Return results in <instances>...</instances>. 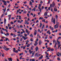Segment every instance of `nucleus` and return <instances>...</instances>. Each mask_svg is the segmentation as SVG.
Here are the masks:
<instances>
[{"label":"nucleus","instance_id":"1","mask_svg":"<svg viewBox=\"0 0 61 61\" xmlns=\"http://www.w3.org/2000/svg\"><path fill=\"white\" fill-rule=\"evenodd\" d=\"M53 17H52L51 19V22H53L54 24H55V21H56V20H55V18H54V19H53Z\"/></svg>","mask_w":61,"mask_h":61},{"label":"nucleus","instance_id":"2","mask_svg":"<svg viewBox=\"0 0 61 61\" xmlns=\"http://www.w3.org/2000/svg\"><path fill=\"white\" fill-rule=\"evenodd\" d=\"M3 2H4V5H7V2L5 1H3Z\"/></svg>","mask_w":61,"mask_h":61},{"label":"nucleus","instance_id":"3","mask_svg":"<svg viewBox=\"0 0 61 61\" xmlns=\"http://www.w3.org/2000/svg\"><path fill=\"white\" fill-rule=\"evenodd\" d=\"M47 14V12L46 11L44 13L45 16H46Z\"/></svg>","mask_w":61,"mask_h":61},{"label":"nucleus","instance_id":"4","mask_svg":"<svg viewBox=\"0 0 61 61\" xmlns=\"http://www.w3.org/2000/svg\"><path fill=\"white\" fill-rule=\"evenodd\" d=\"M57 44V42H56V41L55 42V45L54 46V47H56V45Z\"/></svg>","mask_w":61,"mask_h":61},{"label":"nucleus","instance_id":"5","mask_svg":"<svg viewBox=\"0 0 61 61\" xmlns=\"http://www.w3.org/2000/svg\"><path fill=\"white\" fill-rule=\"evenodd\" d=\"M8 59L9 60V61H12V60L13 59H12L11 58H8Z\"/></svg>","mask_w":61,"mask_h":61},{"label":"nucleus","instance_id":"6","mask_svg":"<svg viewBox=\"0 0 61 61\" xmlns=\"http://www.w3.org/2000/svg\"><path fill=\"white\" fill-rule=\"evenodd\" d=\"M35 49H36V52H37V51L38 50V47L36 46Z\"/></svg>","mask_w":61,"mask_h":61},{"label":"nucleus","instance_id":"7","mask_svg":"<svg viewBox=\"0 0 61 61\" xmlns=\"http://www.w3.org/2000/svg\"><path fill=\"white\" fill-rule=\"evenodd\" d=\"M55 3H54V2H53L52 5V7H54L55 6Z\"/></svg>","mask_w":61,"mask_h":61},{"label":"nucleus","instance_id":"8","mask_svg":"<svg viewBox=\"0 0 61 61\" xmlns=\"http://www.w3.org/2000/svg\"><path fill=\"white\" fill-rule=\"evenodd\" d=\"M6 20L5 19H4V24H6Z\"/></svg>","mask_w":61,"mask_h":61},{"label":"nucleus","instance_id":"9","mask_svg":"<svg viewBox=\"0 0 61 61\" xmlns=\"http://www.w3.org/2000/svg\"><path fill=\"white\" fill-rule=\"evenodd\" d=\"M56 8H54V11H53V12H54L53 13H54H54H55V12H55V11L56 12V11H57V9H56Z\"/></svg>","mask_w":61,"mask_h":61},{"label":"nucleus","instance_id":"10","mask_svg":"<svg viewBox=\"0 0 61 61\" xmlns=\"http://www.w3.org/2000/svg\"><path fill=\"white\" fill-rule=\"evenodd\" d=\"M10 49V48H6V49H4V50H5L6 51H8V50H9Z\"/></svg>","mask_w":61,"mask_h":61},{"label":"nucleus","instance_id":"11","mask_svg":"<svg viewBox=\"0 0 61 61\" xmlns=\"http://www.w3.org/2000/svg\"><path fill=\"white\" fill-rule=\"evenodd\" d=\"M36 32H37V31L35 30V32L34 34L35 36H36Z\"/></svg>","mask_w":61,"mask_h":61},{"label":"nucleus","instance_id":"12","mask_svg":"<svg viewBox=\"0 0 61 61\" xmlns=\"http://www.w3.org/2000/svg\"><path fill=\"white\" fill-rule=\"evenodd\" d=\"M27 10H25V11H24V13H25V14L26 13V12H27Z\"/></svg>","mask_w":61,"mask_h":61},{"label":"nucleus","instance_id":"13","mask_svg":"<svg viewBox=\"0 0 61 61\" xmlns=\"http://www.w3.org/2000/svg\"><path fill=\"white\" fill-rule=\"evenodd\" d=\"M42 42L41 41V40H40L39 41V45H40L41 44H42Z\"/></svg>","mask_w":61,"mask_h":61},{"label":"nucleus","instance_id":"14","mask_svg":"<svg viewBox=\"0 0 61 61\" xmlns=\"http://www.w3.org/2000/svg\"><path fill=\"white\" fill-rule=\"evenodd\" d=\"M33 10L34 11V12L36 10V8L34 7V9H32V11H33Z\"/></svg>","mask_w":61,"mask_h":61},{"label":"nucleus","instance_id":"15","mask_svg":"<svg viewBox=\"0 0 61 61\" xmlns=\"http://www.w3.org/2000/svg\"><path fill=\"white\" fill-rule=\"evenodd\" d=\"M30 5H33V4L32 3V2L31 1H30Z\"/></svg>","mask_w":61,"mask_h":61},{"label":"nucleus","instance_id":"16","mask_svg":"<svg viewBox=\"0 0 61 61\" xmlns=\"http://www.w3.org/2000/svg\"><path fill=\"white\" fill-rule=\"evenodd\" d=\"M58 25V24H56V25H55L54 26V27H55L54 28L55 29H56V26H57Z\"/></svg>","mask_w":61,"mask_h":61},{"label":"nucleus","instance_id":"17","mask_svg":"<svg viewBox=\"0 0 61 61\" xmlns=\"http://www.w3.org/2000/svg\"><path fill=\"white\" fill-rule=\"evenodd\" d=\"M0 32L2 34H4L3 31H2V30H0Z\"/></svg>","mask_w":61,"mask_h":61},{"label":"nucleus","instance_id":"18","mask_svg":"<svg viewBox=\"0 0 61 61\" xmlns=\"http://www.w3.org/2000/svg\"><path fill=\"white\" fill-rule=\"evenodd\" d=\"M16 49L15 48H13V51L14 52H15V53H16V52H15V50Z\"/></svg>","mask_w":61,"mask_h":61},{"label":"nucleus","instance_id":"19","mask_svg":"<svg viewBox=\"0 0 61 61\" xmlns=\"http://www.w3.org/2000/svg\"><path fill=\"white\" fill-rule=\"evenodd\" d=\"M36 61V59H30V61Z\"/></svg>","mask_w":61,"mask_h":61},{"label":"nucleus","instance_id":"20","mask_svg":"<svg viewBox=\"0 0 61 61\" xmlns=\"http://www.w3.org/2000/svg\"><path fill=\"white\" fill-rule=\"evenodd\" d=\"M39 54V53H36L35 54V56H37V54Z\"/></svg>","mask_w":61,"mask_h":61},{"label":"nucleus","instance_id":"21","mask_svg":"<svg viewBox=\"0 0 61 61\" xmlns=\"http://www.w3.org/2000/svg\"><path fill=\"white\" fill-rule=\"evenodd\" d=\"M47 49L48 50H49V51H50V50L51 49V48L50 47H48L47 48Z\"/></svg>","mask_w":61,"mask_h":61},{"label":"nucleus","instance_id":"22","mask_svg":"<svg viewBox=\"0 0 61 61\" xmlns=\"http://www.w3.org/2000/svg\"><path fill=\"white\" fill-rule=\"evenodd\" d=\"M56 19H57V18H58V16L57 15H56Z\"/></svg>","mask_w":61,"mask_h":61},{"label":"nucleus","instance_id":"23","mask_svg":"<svg viewBox=\"0 0 61 61\" xmlns=\"http://www.w3.org/2000/svg\"><path fill=\"white\" fill-rule=\"evenodd\" d=\"M42 26V23H41L40 24V27H41Z\"/></svg>","mask_w":61,"mask_h":61},{"label":"nucleus","instance_id":"24","mask_svg":"<svg viewBox=\"0 0 61 61\" xmlns=\"http://www.w3.org/2000/svg\"><path fill=\"white\" fill-rule=\"evenodd\" d=\"M45 54H46L48 56V55H49V54H48V53H47V52H45Z\"/></svg>","mask_w":61,"mask_h":61},{"label":"nucleus","instance_id":"25","mask_svg":"<svg viewBox=\"0 0 61 61\" xmlns=\"http://www.w3.org/2000/svg\"><path fill=\"white\" fill-rule=\"evenodd\" d=\"M42 59V58H41V57H40L38 59V60H40L41 59Z\"/></svg>","mask_w":61,"mask_h":61},{"label":"nucleus","instance_id":"26","mask_svg":"<svg viewBox=\"0 0 61 61\" xmlns=\"http://www.w3.org/2000/svg\"><path fill=\"white\" fill-rule=\"evenodd\" d=\"M51 51H54V49L52 48V49H51Z\"/></svg>","mask_w":61,"mask_h":61},{"label":"nucleus","instance_id":"27","mask_svg":"<svg viewBox=\"0 0 61 61\" xmlns=\"http://www.w3.org/2000/svg\"><path fill=\"white\" fill-rule=\"evenodd\" d=\"M18 22L19 23V22H20V24L21 23H22V22L21 21H20L19 20H18Z\"/></svg>","mask_w":61,"mask_h":61},{"label":"nucleus","instance_id":"28","mask_svg":"<svg viewBox=\"0 0 61 61\" xmlns=\"http://www.w3.org/2000/svg\"><path fill=\"white\" fill-rule=\"evenodd\" d=\"M57 60H60V58H59V57H58L57 58Z\"/></svg>","mask_w":61,"mask_h":61},{"label":"nucleus","instance_id":"29","mask_svg":"<svg viewBox=\"0 0 61 61\" xmlns=\"http://www.w3.org/2000/svg\"><path fill=\"white\" fill-rule=\"evenodd\" d=\"M30 46V44H28L27 45V47H29Z\"/></svg>","mask_w":61,"mask_h":61},{"label":"nucleus","instance_id":"30","mask_svg":"<svg viewBox=\"0 0 61 61\" xmlns=\"http://www.w3.org/2000/svg\"><path fill=\"white\" fill-rule=\"evenodd\" d=\"M24 35H25V36H25V37L27 36V35H26V34L25 33L24 34Z\"/></svg>","mask_w":61,"mask_h":61},{"label":"nucleus","instance_id":"31","mask_svg":"<svg viewBox=\"0 0 61 61\" xmlns=\"http://www.w3.org/2000/svg\"><path fill=\"white\" fill-rule=\"evenodd\" d=\"M8 26L9 27H10V25L9 24H8Z\"/></svg>","mask_w":61,"mask_h":61},{"label":"nucleus","instance_id":"32","mask_svg":"<svg viewBox=\"0 0 61 61\" xmlns=\"http://www.w3.org/2000/svg\"><path fill=\"white\" fill-rule=\"evenodd\" d=\"M40 55H41V54H38L37 55V57H39V56Z\"/></svg>","mask_w":61,"mask_h":61},{"label":"nucleus","instance_id":"33","mask_svg":"<svg viewBox=\"0 0 61 61\" xmlns=\"http://www.w3.org/2000/svg\"><path fill=\"white\" fill-rule=\"evenodd\" d=\"M51 30L52 31H53V30H54V28L53 27H52L51 28Z\"/></svg>","mask_w":61,"mask_h":61},{"label":"nucleus","instance_id":"34","mask_svg":"<svg viewBox=\"0 0 61 61\" xmlns=\"http://www.w3.org/2000/svg\"><path fill=\"white\" fill-rule=\"evenodd\" d=\"M60 46H61V44L58 45V48H59V47H60Z\"/></svg>","mask_w":61,"mask_h":61},{"label":"nucleus","instance_id":"35","mask_svg":"<svg viewBox=\"0 0 61 61\" xmlns=\"http://www.w3.org/2000/svg\"><path fill=\"white\" fill-rule=\"evenodd\" d=\"M30 40L31 42H33V40L32 39V38H31L30 39Z\"/></svg>","mask_w":61,"mask_h":61},{"label":"nucleus","instance_id":"36","mask_svg":"<svg viewBox=\"0 0 61 61\" xmlns=\"http://www.w3.org/2000/svg\"><path fill=\"white\" fill-rule=\"evenodd\" d=\"M10 24H12V25H13V24H14V23H13V22H12V21H11L10 22Z\"/></svg>","mask_w":61,"mask_h":61},{"label":"nucleus","instance_id":"37","mask_svg":"<svg viewBox=\"0 0 61 61\" xmlns=\"http://www.w3.org/2000/svg\"><path fill=\"white\" fill-rule=\"evenodd\" d=\"M52 4H50V7H51V8H52Z\"/></svg>","mask_w":61,"mask_h":61},{"label":"nucleus","instance_id":"38","mask_svg":"<svg viewBox=\"0 0 61 61\" xmlns=\"http://www.w3.org/2000/svg\"><path fill=\"white\" fill-rule=\"evenodd\" d=\"M42 22H44V23L45 22V20H42Z\"/></svg>","mask_w":61,"mask_h":61},{"label":"nucleus","instance_id":"39","mask_svg":"<svg viewBox=\"0 0 61 61\" xmlns=\"http://www.w3.org/2000/svg\"><path fill=\"white\" fill-rule=\"evenodd\" d=\"M40 9V12H41L42 11V9Z\"/></svg>","mask_w":61,"mask_h":61},{"label":"nucleus","instance_id":"40","mask_svg":"<svg viewBox=\"0 0 61 61\" xmlns=\"http://www.w3.org/2000/svg\"><path fill=\"white\" fill-rule=\"evenodd\" d=\"M41 8V7H40V6H38V8L39 9H40V8Z\"/></svg>","mask_w":61,"mask_h":61},{"label":"nucleus","instance_id":"41","mask_svg":"<svg viewBox=\"0 0 61 61\" xmlns=\"http://www.w3.org/2000/svg\"><path fill=\"white\" fill-rule=\"evenodd\" d=\"M5 41H7L8 40V39L7 38H5Z\"/></svg>","mask_w":61,"mask_h":61},{"label":"nucleus","instance_id":"42","mask_svg":"<svg viewBox=\"0 0 61 61\" xmlns=\"http://www.w3.org/2000/svg\"><path fill=\"white\" fill-rule=\"evenodd\" d=\"M44 27H45V25H43L42 27L41 28V29H43V28H44Z\"/></svg>","mask_w":61,"mask_h":61},{"label":"nucleus","instance_id":"43","mask_svg":"<svg viewBox=\"0 0 61 61\" xmlns=\"http://www.w3.org/2000/svg\"><path fill=\"white\" fill-rule=\"evenodd\" d=\"M56 55L57 56H59V54H58L57 53H56Z\"/></svg>","mask_w":61,"mask_h":61},{"label":"nucleus","instance_id":"44","mask_svg":"<svg viewBox=\"0 0 61 61\" xmlns=\"http://www.w3.org/2000/svg\"><path fill=\"white\" fill-rule=\"evenodd\" d=\"M16 26L18 28H20V27L19 25H17Z\"/></svg>","mask_w":61,"mask_h":61},{"label":"nucleus","instance_id":"45","mask_svg":"<svg viewBox=\"0 0 61 61\" xmlns=\"http://www.w3.org/2000/svg\"><path fill=\"white\" fill-rule=\"evenodd\" d=\"M50 0H49L48 1V3H47V4H50Z\"/></svg>","mask_w":61,"mask_h":61},{"label":"nucleus","instance_id":"46","mask_svg":"<svg viewBox=\"0 0 61 61\" xmlns=\"http://www.w3.org/2000/svg\"><path fill=\"white\" fill-rule=\"evenodd\" d=\"M50 8H51V7H49L48 8V9L49 10H50Z\"/></svg>","mask_w":61,"mask_h":61},{"label":"nucleus","instance_id":"47","mask_svg":"<svg viewBox=\"0 0 61 61\" xmlns=\"http://www.w3.org/2000/svg\"><path fill=\"white\" fill-rule=\"evenodd\" d=\"M4 15V14H3L2 15H1V17H2V16H3Z\"/></svg>","mask_w":61,"mask_h":61},{"label":"nucleus","instance_id":"48","mask_svg":"<svg viewBox=\"0 0 61 61\" xmlns=\"http://www.w3.org/2000/svg\"><path fill=\"white\" fill-rule=\"evenodd\" d=\"M0 41L1 42L3 41V40L2 39H1L0 40Z\"/></svg>","mask_w":61,"mask_h":61},{"label":"nucleus","instance_id":"49","mask_svg":"<svg viewBox=\"0 0 61 61\" xmlns=\"http://www.w3.org/2000/svg\"><path fill=\"white\" fill-rule=\"evenodd\" d=\"M6 34L7 36H9V34L8 33H7Z\"/></svg>","mask_w":61,"mask_h":61},{"label":"nucleus","instance_id":"50","mask_svg":"<svg viewBox=\"0 0 61 61\" xmlns=\"http://www.w3.org/2000/svg\"><path fill=\"white\" fill-rule=\"evenodd\" d=\"M48 7H45V9H47V8Z\"/></svg>","mask_w":61,"mask_h":61},{"label":"nucleus","instance_id":"51","mask_svg":"<svg viewBox=\"0 0 61 61\" xmlns=\"http://www.w3.org/2000/svg\"><path fill=\"white\" fill-rule=\"evenodd\" d=\"M30 36H31L32 37H33V35H32V34H31L30 35Z\"/></svg>","mask_w":61,"mask_h":61},{"label":"nucleus","instance_id":"52","mask_svg":"<svg viewBox=\"0 0 61 61\" xmlns=\"http://www.w3.org/2000/svg\"><path fill=\"white\" fill-rule=\"evenodd\" d=\"M5 28L7 29H8V26H6L5 27Z\"/></svg>","mask_w":61,"mask_h":61},{"label":"nucleus","instance_id":"53","mask_svg":"<svg viewBox=\"0 0 61 61\" xmlns=\"http://www.w3.org/2000/svg\"><path fill=\"white\" fill-rule=\"evenodd\" d=\"M58 44V45H61L60 44V42H58L57 43Z\"/></svg>","mask_w":61,"mask_h":61},{"label":"nucleus","instance_id":"54","mask_svg":"<svg viewBox=\"0 0 61 61\" xmlns=\"http://www.w3.org/2000/svg\"><path fill=\"white\" fill-rule=\"evenodd\" d=\"M42 9H43L44 8V6H42L41 7Z\"/></svg>","mask_w":61,"mask_h":61},{"label":"nucleus","instance_id":"55","mask_svg":"<svg viewBox=\"0 0 61 61\" xmlns=\"http://www.w3.org/2000/svg\"><path fill=\"white\" fill-rule=\"evenodd\" d=\"M1 55H2V56H3V57H4V56H5V55L2 54H1Z\"/></svg>","mask_w":61,"mask_h":61},{"label":"nucleus","instance_id":"56","mask_svg":"<svg viewBox=\"0 0 61 61\" xmlns=\"http://www.w3.org/2000/svg\"><path fill=\"white\" fill-rule=\"evenodd\" d=\"M50 38H51V39H52V36H50L49 37Z\"/></svg>","mask_w":61,"mask_h":61},{"label":"nucleus","instance_id":"57","mask_svg":"<svg viewBox=\"0 0 61 61\" xmlns=\"http://www.w3.org/2000/svg\"><path fill=\"white\" fill-rule=\"evenodd\" d=\"M24 4H26V1H25L24 2Z\"/></svg>","mask_w":61,"mask_h":61},{"label":"nucleus","instance_id":"58","mask_svg":"<svg viewBox=\"0 0 61 61\" xmlns=\"http://www.w3.org/2000/svg\"><path fill=\"white\" fill-rule=\"evenodd\" d=\"M6 2L7 3H10V2L9 1H6Z\"/></svg>","mask_w":61,"mask_h":61},{"label":"nucleus","instance_id":"59","mask_svg":"<svg viewBox=\"0 0 61 61\" xmlns=\"http://www.w3.org/2000/svg\"><path fill=\"white\" fill-rule=\"evenodd\" d=\"M15 52H16V53H18V51H17V50H16L15 51Z\"/></svg>","mask_w":61,"mask_h":61},{"label":"nucleus","instance_id":"60","mask_svg":"<svg viewBox=\"0 0 61 61\" xmlns=\"http://www.w3.org/2000/svg\"><path fill=\"white\" fill-rule=\"evenodd\" d=\"M55 40H54L53 41V42L54 44L55 43Z\"/></svg>","mask_w":61,"mask_h":61},{"label":"nucleus","instance_id":"61","mask_svg":"<svg viewBox=\"0 0 61 61\" xmlns=\"http://www.w3.org/2000/svg\"><path fill=\"white\" fill-rule=\"evenodd\" d=\"M31 1H32V3H34V0H31Z\"/></svg>","mask_w":61,"mask_h":61},{"label":"nucleus","instance_id":"62","mask_svg":"<svg viewBox=\"0 0 61 61\" xmlns=\"http://www.w3.org/2000/svg\"><path fill=\"white\" fill-rule=\"evenodd\" d=\"M49 31H50V30H48L47 32V34L48 33H49Z\"/></svg>","mask_w":61,"mask_h":61},{"label":"nucleus","instance_id":"63","mask_svg":"<svg viewBox=\"0 0 61 61\" xmlns=\"http://www.w3.org/2000/svg\"><path fill=\"white\" fill-rule=\"evenodd\" d=\"M30 48H31V49L32 50H33V47H31Z\"/></svg>","mask_w":61,"mask_h":61},{"label":"nucleus","instance_id":"64","mask_svg":"<svg viewBox=\"0 0 61 61\" xmlns=\"http://www.w3.org/2000/svg\"><path fill=\"white\" fill-rule=\"evenodd\" d=\"M20 27L21 28H23V26L22 25H20Z\"/></svg>","mask_w":61,"mask_h":61}]
</instances>
